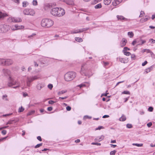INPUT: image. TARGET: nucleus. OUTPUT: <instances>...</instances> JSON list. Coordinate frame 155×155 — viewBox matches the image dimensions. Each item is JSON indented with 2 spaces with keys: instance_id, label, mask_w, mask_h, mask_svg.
<instances>
[{
  "instance_id": "nucleus-1",
  "label": "nucleus",
  "mask_w": 155,
  "mask_h": 155,
  "mask_svg": "<svg viewBox=\"0 0 155 155\" xmlns=\"http://www.w3.org/2000/svg\"><path fill=\"white\" fill-rule=\"evenodd\" d=\"M80 73L82 75L89 77L92 75L91 70L88 69L86 64H84L82 65Z\"/></svg>"
},
{
  "instance_id": "nucleus-2",
  "label": "nucleus",
  "mask_w": 155,
  "mask_h": 155,
  "mask_svg": "<svg viewBox=\"0 0 155 155\" xmlns=\"http://www.w3.org/2000/svg\"><path fill=\"white\" fill-rule=\"evenodd\" d=\"M53 24V21L52 20L48 18L43 19L41 22V25L42 27L47 28L51 26Z\"/></svg>"
},
{
  "instance_id": "nucleus-3",
  "label": "nucleus",
  "mask_w": 155,
  "mask_h": 155,
  "mask_svg": "<svg viewBox=\"0 0 155 155\" xmlns=\"http://www.w3.org/2000/svg\"><path fill=\"white\" fill-rule=\"evenodd\" d=\"M76 76V74L74 72H69L66 73L64 76L65 80L69 81L73 80Z\"/></svg>"
},
{
  "instance_id": "nucleus-4",
  "label": "nucleus",
  "mask_w": 155,
  "mask_h": 155,
  "mask_svg": "<svg viewBox=\"0 0 155 155\" xmlns=\"http://www.w3.org/2000/svg\"><path fill=\"white\" fill-rule=\"evenodd\" d=\"M10 29V27L7 25H0V33H3L7 32Z\"/></svg>"
},
{
  "instance_id": "nucleus-5",
  "label": "nucleus",
  "mask_w": 155,
  "mask_h": 155,
  "mask_svg": "<svg viewBox=\"0 0 155 155\" xmlns=\"http://www.w3.org/2000/svg\"><path fill=\"white\" fill-rule=\"evenodd\" d=\"M38 77L37 76H35L32 77H28L27 78V84L28 86H30V83L33 81L36 80L38 78Z\"/></svg>"
},
{
  "instance_id": "nucleus-6",
  "label": "nucleus",
  "mask_w": 155,
  "mask_h": 155,
  "mask_svg": "<svg viewBox=\"0 0 155 155\" xmlns=\"http://www.w3.org/2000/svg\"><path fill=\"white\" fill-rule=\"evenodd\" d=\"M89 28H84L81 29L75 30H74L72 31H71L70 33L71 34H76L79 33L83 32L84 31H86L88 30Z\"/></svg>"
},
{
  "instance_id": "nucleus-7",
  "label": "nucleus",
  "mask_w": 155,
  "mask_h": 155,
  "mask_svg": "<svg viewBox=\"0 0 155 155\" xmlns=\"http://www.w3.org/2000/svg\"><path fill=\"white\" fill-rule=\"evenodd\" d=\"M8 20L9 22H20L22 21L21 18H19L9 17L8 18Z\"/></svg>"
},
{
  "instance_id": "nucleus-8",
  "label": "nucleus",
  "mask_w": 155,
  "mask_h": 155,
  "mask_svg": "<svg viewBox=\"0 0 155 155\" xmlns=\"http://www.w3.org/2000/svg\"><path fill=\"white\" fill-rule=\"evenodd\" d=\"M65 13V10L63 8H58V11L56 16L58 17H61L63 16Z\"/></svg>"
},
{
  "instance_id": "nucleus-9",
  "label": "nucleus",
  "mask_w": 155,
  "mask_h": 155,
  "mask_svg": "<svg viewBox=\"0 0 155 155\" xmlns=\"http://www.w3.org/2000/svg\"><path fill=\"white\" fill-rule=\"evenodd\" d=\"M16 82L11 76H9V81L8 84L9 87H11L16 84Z\"/></svg>"
},
{
  "instance_id": "nucleus-10",
  "label": "nucleus",
  "mask_w": 155,
  "mask_h": 155,
  "mask_svg": "<svg viewBox=\"0 0 155 155\" xmlns=\"http://www.w3.org/2000/svg\"><path fill=\"white\" fill-rule=\"evenodd\" d=\"M13 63V61L11 59H5L4 65L9 66Z\"/></svg>"
},
{
  "instance_id": "nucleus-11",
  "label": "nucleus",
  "mask_w": 155,
  "mask_h": 155,
  "mask_svg": "<svg viewBox=\"0 0 155 155\" xmlns=\"http://www.w3.org/2000/svg\"><path fill=\"white\" fill-rule=\"evenodd\" d=\"M58 11V8L56 7L52 9L51 11V14L53 15L56 16L57 15Z\"/></svg>"
},
{
  "instance_id": "nucleus-12",
  "label": "nucleus",
  "mask_w": 155,
  "mask_h": 155,
  "mask_svg": "<svg viewBox=\"0 0 155 155\" xmlns=\"http://www.w3.org/2000/svg\"><path fill=\"white\" fill-rule=\"evenodd\" d=\"M2 71L4 75L6 76H10V75L11 73L10 71L8 69H3Z\"/></svg>"
},
{
  "instance_id": "nucleus-13",
  "label": "nucleus",
  "mask_w": 155,
  "mask_h": 155,
  "mask_svg": "<svg viewBox=\"0 0 155 155\" xmlns=\"http://www.w3.org/2000/svg\"><path fill=\"white\" fill-rule=\"evenodd\" d=\"M63 1L69 5H74V2L73 0H63Z\"/></svg>"
},
{
  "instance_id": "nucleus-14",
  "label": "nucleus",
  "mask_w": 155,
  "mask_h": 155,
  "mask_svg": "<svg viewBox=\"0 0 155 155\" xmlns=\"http://www.w3.org/2000/svg\"><path fill=\"white\" fill-rule=\"evenodd\" d=\"M123 0H114L112 2V5L114 6H116L119 4Z\"/></svg>"
},
{
  "instance_id": "nucleus-15",
  "label": "nucleus",
  "mask_w": 155,
  "mask_h": 155,
  "mask_svg": "<svg viewBox=\"0 0 155 155\" xmlns=\"http://www.w3.org/2000/svg\"><path fill=\"white\" fill-rule=\"evenodd\" d=\"M127 42V41L126 39L123 38L121 41L120 45L121 47H123L125 46Z\"/></svg>"
},
{
  "instance_id": "nucleus-16",
  "label": "nucleus",
  "mask_w": 155,
  "mask_h": 155,
  "mask_svg": "<svg viewBox=\"0 0 155 155\" xmlns=\"http://www.w3.org/2000/svg\"><path fill=\"white\" fill-rule=\"evenodd\" d=\"M45 85L42 83H39L37 85L36 87L38 90H40L41 88L45 86Z\"/></svg>"
},
{
  "instance_id": "nucleus-17",
  "label": "nucleus",
  "mask_w": 155,
  "mask_h": 155,
  "mask_svg": "<svg viewBox=\"0 0 155 155\" xmlns=\"http://www.w3.org/2000/svg\"><path fill=\"white\" fill-rule=\"evenodd\" d=\"M153 65H152V66H151L150 67L146 69L145 70V71L147 73H148L150 72L153 69Z\"/></svg>"
},
{
  "instance_id": "nucleus-18",
  "label": "nucleus",
  "mask_w": 155,
  "mask_h": 155,
  "mask_svg": "<svg viewBox=\"0 0 155 155\" xmlns=\"http://www.w3.org/2000/svg\"><path fill=\"white\" fill-rule=\"evenodd\" d=\"M112 0H104V3L105 5H108L110 3Z\"/></svg>"
},
{
  "instance_id": "nucleus-19",
  "label": "nucleus",
  "mask_w": 155,
  "mask_h": 155,
  "mask_svg": "<svg viewBox=\"0 0 155 155\" xmlns=\"http://www.w3.org/2000/svg\"><path fill=\"white\" fill-rule=\"evenodd\" d=\"M29 10L28 9H25L23 12L24 14L25 15H29Z\"/></svg>"
},
{
  "instance_id": "nucleus-20",
  "label": "nucleus",
  "mask_w": 155,
  "mask_h": 155,
  "mask_svg": "<svg viewBox=\"0 0 155 155\" xmlns=\"http://www.w3.org/2000/svg\"><path fill=\"white\" fill-rule=\"evenodd\" d=\"M15 30L20 29L24 28V26L22 25L19 26L17 25H15Z\"/></svg>"
},
{
  "instance_id": "nucleus-21",
  "label": "nucleus",
  "mask_w": 155,
  "mask_h": 155,
  "mask_svg": "<svg viewBox=\"0 0 155 155\" xmlns=\"http://www.w3.org/2000/svg\"><path fill=\"white\" fill-rule=\"evenodd\" d=\"M17 121H15V120H10L7 123L6 125L12 124L14 122L15 123Z\"/></svg>"
},
{
  "instance_id": "nucleus-22",
  "label": "nucleus",
  "mask_w": 155,
  "mask_h": 155,
  "mask_svg": "<svg viewBox=\"0 0 155 155\" xmlns=\"http://www.w3.org/2000/svg\"><path fill=\"white\" fill-rule=\"evenodd\" d=\"M104 138V137L102 136L101 137H96L95 140L98 141H100L102 140Z\"/></svg>"
},
{
  "instance_id": "nucleus-23",
  "label": "nucleus",
  "mask_w": 155,
  "mask_h": 155,
  "mask_svg": "<svg viewBox=\"0 0 155 155\" xmlns=\"http://www.w3.org/2000/svg\"><path fill=\"white\" fill-rule=\"evenodd\" d=\"M75 40L79 42H81L83 41L82 38L79 37H75Z\"/></svg>"
},
{
  "instance_id": "nucleus-24",
  "label": "nucleus",
  "mask_w": 155,
  "mask_h": 155,
  "mask_svg": "<svg viewBox=\"0 0 155 155\" xmlns=\"http://www.w3.org/2000/svg\"><path fill=\"white\" fill-rule=\"evenodd\" d=\"M52 7V5L50 4H46L45 6V9H48V8H51Z\"/></svg>"
},
{
  "instance_id": "nucleus-25",
  "label": "nucleus",
  "mask_w": 155,
  "mask_h": 155,
  "mask_svg": "<svg viewBox=\"0 0 155 155\" xmlns=\"http://www.w3.org/2000/svg\"><path fill=\"white\" fill-rule=\"evenodd\" d=\"M128 36L130 38H132L134 35V33L132 32L129 31L127 33Z\"/></svg>"
},
{
  "instance_id": "nucleus-26",
  "label": "nucleus",
  "mask_w": 155,
  "mask_h": 155,
  "mask_svg": "<svg viewBox=\"0 0 155 155\" xmlns=\"http://www.w3.org/2000/svg\"><path fill=\"white\" fill-rule=\"evenodd\" d=\"M126 119V117L124 115H123L122 117L120 118V120L122 121H124Z\"/></svg>"
},
{
  "instance_id": "nucleus-27",
  "label": "nucleus",
  "mask_w": 155,
  "mask_h": 155,
  "mask_svg": "<svg viewBox=\"0 0 155 155\" xmlns=\"http://www.w3.org/2000/svg\"><path fill=\"white\" fill-rule=\"evenodd\" d=\"M117 18L118 20H124L125 19V18L122 16L117 15Z\"/></svg>"
},
{
  "instance_id": "nucleus-28",
  "label": "nucleus",
  "mask_w": 155,
  "mask_h": 155,
  "mask_svg": "<svg viewBox=\"0 0 155 155\" xmlns=\"http://www.w3.org/2000/svg\"><path fill=\"white\" fill-rule=\"evenodd\" d=\"M29 10V15L32 16L33 15L35 14L34 11L32 9H30Z\"/></svg>"
},
{
  "instance_id": "nucleus-29",
  "label": "nucleus",
  "mask_w": 155,
  "mask_h": 155,
  "mask_svg": "<svg viewBox=\"0 0 155 155\" xmlns=\"http://www.w3.org/2000/svg\"><path fill=\"white\" fill-rule=\"evenodd\" d=\"M67 92L66 90H62L61 91H60L58 92V95H61Z\"/></svg>"
},
{
  "instance_id": "nucleus-30",
  "label": "nucleus",
  "mask_w": 155,
  "mask_h": 155,
  "mask_svg": "<svg viewBox=\"0 0 155 155\" xmlns=\"http://www.w3.org/2000/svg\"><path fill=\"white\" fill-rule=\"evenodd\" d=\"M7 16L6 14H4L1 12H0V18H3Z\"/></svg>"
},
{
  "instance_id": "nucleus-31",
  "label": "nucleus",
  "mask_w": 155,
  "mask_h": 155,
  "mask_svg": "<svg viewBox=\"0 0 155 155\" xmlns=\"http://www.w3.org/2000/svg\"><path fill=\"white\" fill-rule=\"evenodd\" d=\"M102 7L101 5V4H98L97 5H96L95 6V8L96 9L100 8H101Z\"/></svg>"
},
{
  "instance_id": "nucleus-32",
  "label": "nucleus",
  "mask_w": 155,
  "mask_h": 155,
  "mask_svg": "<svg viewBox=\"0 0 155 155\" xmlns=\"http://www.w3.org/2000/svg\"><path fill=\"white\" fill-rule=\"evenodd\" d=\"M5 59H0V65H4Z\"/></svg>"
},
{
  "instance_id": "nucleus-33",
  "label": "nucleus",
  "mask_w": 155,
  "mask_h": 155,
  "mask_svg": "<svg viewBox=\"0 0 155 155\" xmlns=\"http://www.w3.org/2000/svg\"><path fill=\"white\" fill-rule=\"evenodd\" d=\"M123 52L124 53V54L127 56H129V55H131V54L129 52H127L126 51H123Z\"/></svg>"
},
{
  "instance_id": "nucleus-34",
  "label": "nucleus",
  "mask_w": 155,
  "mask_h": 155,
  "mask_svg": "<svg viewBox=\"0 0 155 155\" xmlns=\"http://www.w3.org/2000/svg\"><path fill=\"white\" fill-rule=\"evenodd\" d=\"M133 145H135L137 147H142L143 146V144L142 143H133Z\"/></svg>"
},
{
  "instance_id": "nucleus-35",
  "label": "nucleus",
  "mask_w": 155,
  "mask_h": 155,
  "mask_svg": "<svg viewBox=\"0 0 155 155\" xmlns=\"http://www.w3.org/2000/svg\"><path fill=\"white\" fill-rule=\"evenodd\" d=\"M24 110V108H23L22 106L20 107L18 109V112H23Z\"/></svg>"
},
{
  "instance_id": "nucleus-36",
  "label": "nucleus",
  "mask_w": 155,
  "mask_h": 155,
  "mask_svg": "<svg viewBox=\"0 0 155 155\" xmlns=\"http://www.w3.org/2000/svg\"><path fill=\"white\" fill-rule=\"evenodd\" d=\"M32 4L34 5H38V2L36 0H34L32 2Z\"/></svg>"
},
{
  "instance_id": "nucleus-37",
  "label": "nucleus",
  "mask_w": 155,
  "mask_h": 155,
  "mask_svg": "<svg viewBox=\"0 0 155 155\" xmlns=\"http://www.w3.org/2000/svg\"><path fill=\"white\" fill-rule=\"evenodd\" d=\"M120 60L121 63H125L126 62V60L124 58H120Z\"/></svg>"
},
{
  "instance_id": "nucleus-38",
  "label": "nucleus",
  "mask_w": 155,
  "mask_h": 155,
  "mask_svg": "<svg viewBox=\"0 0 155 155\" xmlns=\"http://www.w3.org/2000/svg\"><path fill=\"white\" fill-rule=\"evenodd\" d=\"M42 143H39V144H37V145H36L35 147V148H37L41 146H42Z\"/></svg>"
},
{
  "instance_id": "nucleus-39",
  "label": "nucleus",
  "mask_w": 155,
  "mask_h": 155,
  "mask_svg": "<svg viewBox=\"0 0 155 155\" xmlns=\"http://www.w3.org/2000/svg\"><path fill=\"white\" fill-rule=\"evenodd\" d=\"M130 50V49L128 48L127 47H125L124 48L123 50V51H126L127 50L129 51Z\"/></svg>"
},
{
  "instance_id": "nucleus-40",
  "label": "nucleus",
  "mask_w": 155,
  "mask_h": 155,
  "mask_svg": "<svg viewBox=\"0 0 155 155\" xmlns=\"http://www.w3.org/2000/svg\"><path fill=\"white\" fill-rule=\"evenodd\" d=\"M122 94H130V92L129 91H124L122 92Z\"/></svg>"
},
{
  "instance_id": "nucleus-41",
  "label": "nucleus",
  "mask_w": 155,
  "mask_h": 155,
  "mask_svg": "<svg viewBox=\"0 0 155 155\" xmlns=\"http://www.w3.org/2000/svg\"><path fill=\"white\" fill-rule=\"evenodd\" d=\"M153 108L152 107H150L148 108V110L150 112H152L153 111Z\"/></svg>"
},
{
  "instance_id": "nucleus-42",
  "label": "nucleus",
  "mask_w": 155,
  "mask_h": 155,
  "mask_svg": "<svg viewBox=\"0 0 155 155\" xmlns=\"http://www.w3.org/2000/svg\"><path fill=\"white\" fill-rule=\"evenodd\" d=\"M35 110H32L31 111L29 112L27 114L28 115H30L35 113Z\"/></svg>"
},
{
  "instance_id": "nucleus-43",
  "label": "nucleus",
  "mask_w": 155,
  "mask_h": 155,
  "mask_svg": "<svg viewBox=\"0 0 155 155\" xmlns=\"http://www.w3.org/2000/svg\"><path fill=\"white\" fill-rule=\"evenodd\" d=\"M151 57L153 58H155V54L152 52L150 53Z\"/></svg>"
},
{
  "instance_id": "nucleus-44",
  "label": "nucleus",
  "mask_w": 155,
  "mask_h": 155,
  "mask_svg": "<svg viewBox=\"0 0 155 155\" xmlns=\"http://www.w3.org/2000/svg\"><path fill=\"white\" fill-rule=\"evenodd\" d=\"M48 87L50 89H51L53 87V85L51 84H49L48 85Z\"/></svg>"
},
{
  "instance_id": "nucleus-45",
  "label": "nucleus",
  "mask_w": 155,
  "mask_h": 155,
  "mask_svg": "<svg viewBox=\"0 0 155 155\" xmlns=\"http://www.w3.org/2000/svg\"><path fill=\"white\" fill-rule=\"evenodd\" d=\"M48 103L49 104H52L54 103H55V102L52 100H50L48 101Z\"/></svg>"
},
{
  "instance_id": "nucleus-46",
  "label": "nucleus",
  "mask_w": 155,
  "mask_h": 155,
  "mask_svg": "<svg viewBox=\"0 0 155 155\" xmlns=\"http://www.w3.org/2000/svg\"><path fill=\"white\" fill-rule=\"evenodd\" d=\"M116 151L115 150L110 152V155H114Z\"/></svg>"
},
{
  "instance_id": "nucleus-47",
  "label": "nucleus",
  "mask_w": 155,
  "mask_h": 155,
  "mask_svg": "<svg viewBox=\"0 0 155 155\" xmlns=\"http://www.w3.org/2000/svg\"><path fill=\"white\" fill-rule=\"evenodd\" d=\"M149 41L151 42V43L154 44L155 43V40L153 39H150L149 40Z\"/></svg>"
},
{
  "instance_id": "nucleus-48",
  "label": "nucleus",
  "mask_w": 155,
  "mask_h": 155,
  "mask_svg": "<svg viewBox=\"0 0 155 155\" xmlns=\"http://www.w3.org/2000/svg\"><path fill=\"white\" fill-rule=\"evenodd\" d=\"M103 128H104V127L103 126H99L98 127L96 128L95 129V130H100L101 129H103Z\"/></svg>"
},
{
  "instance_id": "nucleus-49",
  "label": "nucleus",
  "mask_w": 155,
  "mask_h": 155,
  "mask_svg": "<svg viewBox=\"0 0 155 155\" xmlns=\"http://www.w3.org/2000/svg\"><path fill=\"white\" fill-rule=\"evenodd\" d=\"M127 127L128 128H132V125L131 124H127Z\"/></svg>"
},
{
  "instance_id": "nucleus-50",
  "label": "nucleus",
  "mask_w": 155,
  "mask_h": 155,
  "mask_svg": "<svg viewBox=\"0 0 155 155\" xmlns=\"http://www.w3.org/2000/svg\"><path fill=\"white\" fill-rule=\"evenodd\" d=\"M26 2H22V6L24 7H26Z\"/></svg>"
},
{
  "instance_id": "nucleus-51",
  "label": "nucleus",
  "mask_w": 155,
  "mask_h": 155,
  "mask_svg": "<svg viewBox=\"0 0 155 155\" xmlns=\"http://www.w3.org/2000/svg\"><path fill=\"white\" fill-rule=\"evenodd\" d=\"M144 12L143 11H141L140 12V14L139 16L140 17H141L143 16V15L144 14Z\"/></svg>"
},
{
  "instance_id": "nucleus-52",
  "label": "nucleus",
  "mask_w": 155,
  "mask_h": 155,
  "mask_svg": "<svg viewBox=\"0 0 155 155\" xmlns=\"http://www.w3.org/2000/svg\"><path fill=\"white\" fill-rule=\"evenodd\" d=\"M137 42V40H135L133 41L132 42V44L133 45H135V44H136V43Z\"/></svg>"
},
{
  "instance_id": "nucleus-53",
  "label": "nucleus",
  "mask_w": 155,
  "mask_h": 155,
  "mask_svg": "<svg viewBox=\"0 0 155 155\" xmlns=\"http://www.w3.org/2000/svg\"><path fill=\"white\" fill-rule=\"evenodd\" d=\"M147 63V61H145L143 63H142V65L143 66H144Z\"/></svg>"
},
{
  "instance_id": "nucleus-54",
  "label": "nucleus",
  "mask_w": 155,
  "mask_h": 155,
  "mask_svg": "<svg viewBox=\"0 0 155 155\" xmlns=\"http://www.w3.org/2000/svg\"><path fill=\"white\" fill-rule=\"evenodd\" d=\"M53 108L51 107H48L47 108V110L48 111H51L52 110Z\"/></svg>"
},
{
  "instance_id": "nucleus-55",
  "label": "nucleus",
  "mask_w": 155,
  "mask_h": 155,
  "mask_svg": "<svg viewBox=\"0 0 155 155\" xmlns=\"http://www.w3.org/2000/svg\"><path fill=\"white\" fill-rule=\"evenodd\" d=\"M66 110H68V111H70V110H71V107L70 106H68L66 107Z\"/></svg>"
},
{
  "instance_id": "nucleus-56",
  "label": "nucleus",
  "mask_w": 155,
  "mask_h": 155,
  "mask_svg": "<svg viewBox=\"0 0 155 155\" xmlns=\"http://www.w3.org/2000/svg\"><path fill=\"white\" fill-rule=\"evenodd\" d=\"M6 130H4L2 131V134H3L4 135H5L6 133Z\"/></svg>"
},
{
  "instance_id": "nucleus-57",
  "label": "nucleus",
  "mask_w": 155,
  "mask_h": 155,
  "mask_svg": "<svg viewBox=\"0 0 155 155\" xmlns=\"http://www.w3.org/2000/svg\"><path fill=\"white\" fill-rule=\"evenodd\" d=\"M152 124L151 122H149L147 124V125L148 127H150L152 125Z\"/></svg>"
},
{
  "instance_id": "nucleus-58",
  "label": "nucleus",
  "mask_w": 155,
  "mask_h": 155,
  "mask_svg": "<svg viewBox=\"0 0 155 155\" xmlns=\"http://www.w3.org/2000/svg\"><path fill=\"white\" fill-rule=\"evenodd\" d=\"M23 95L24 97H25L28 95V94L26 92H23Z\"/></svg>"
},
{
  "instance_id": "nucleus-59",
  "label": "nucleus",
  "mask_w": 155,
  "mask_h": 155,
  "mask_svg": "<svg viewBox=\"0 0 155 155\" xmlns=\"http://www.w3.org/2000/svg\"><path fill=\"white\" fill-rule=\"evenodd\" d=\"M37 139L40 141H42V139L41 137L40 136H38L37 137Z\"/></svg>"
},
{
  "instance_id": "nucleus-60",
  "label": "nucleus",
  "mask_w": 155,
  "mask_h": 155,
  "mask_svg": "<svg viewBox=\"0 0 155 155\" xmlns=\"http://www.w3.org/2000/svg\"><path fill=\"white\" fill-rule=\"evenodd\" d=\"M68 97V96H65L64 97H59V99H64L67 98Z\"/></svg>"
},
{
  "instance_id": "nucleus-61",
  "label": "nucleus",
  "mask_w": 155,
  "mask_h": 155,
  "mask_svg": "<svg viewBox=\"0 0 155 155\" xmlns=\"http://www.w3.org/2000/svg\"><path fill=\"white\" fill-rule=\"evenodd\" d=\"M141 41H142V42L141 44H139V45H142L146 42L145 40H143L142 39L141 40Z\"/></svg>"
},
{
  "instance_id": "nucleus-62",
  "label": "nucleus",
  "mask_w": 155,
  "mask_h": 155,
  "mask_svg": "<svg viewBox=\"0 0 155 155\" xmlns=\"http://www.w3.org/2000/svg\"><path fill=\"white\" fill-rule=\"evenodd\" d=\"M148 19L149 18H144L143 21H142V20H143V19H141V21H142L143 22L146 21H147Z\"/></svg>"
},
{
  "instance_id": "nucleus-63",
  "label": "nucleus",
  "mask_w": 155,
  "mask_h": 155,
  "mask_svg": "<svg viewBox=\"0 0 155 155\" xmlns=\"http://www.w3.org/2000/svg\"><path fill=\"white\" fill-rule=\"evenodd\" d=\"M84 118H85L91 119V117H89L87 115H86L84 116Z\"/></svg>"
},
{
  "instance_id": "nucleus-64",
  "label": "nucleus",
  "mask_w": 155,
  "mask_h": 155,
  "mask_svg": "<svg viewBox=\"0 0 155 155\" xmlns=\"http://www.w3.org/2000/svg\"><path fill=\"white\" fill-rule=\"evenodd\" d=\"M152 51H151L149 49H146V51L147 53H150Z\"/></svg>"
}]
</instances>
